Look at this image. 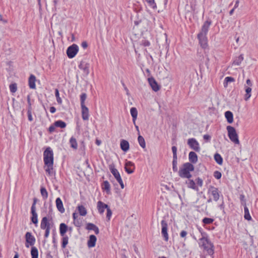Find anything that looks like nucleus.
<instances>
[{"instance_id":"obj_1","label":"nucleus","mask_w":258,"mask_h":258,"mask_svg":"<svg viewBox=\"0 0 258 258\" xmlns=\"http://www.w3.org/2000/svg\"><path fill=\"white\" fill-rule=\"evenodd\" d=\"M211 24V21L207 20L205 22L202 26L201 32L198 35L199 43L201 46L204 48L207 46V38L206 35Z\"/></svg>"},{"instance_id":"obj_2","label":"nucleus","mask_w":258,"mask_h":258,"mask_svg":"<svg viewBox=\"0 0 258 258\" xmlns=\"http://www.w3.org/2000/svg\"><path fill=\"white\" fill-rule=\"evenodd\" d=\"M202 237L200 238L199 244L200 247H202L204 250L210 255H213L214 253V245L210 241L207 237L206 236V234L205 232H202L200 230Z\"/></svg>"},{"instance_id":"obj_3","label":"nucleus","mask_w":258,"mask_h":258,"mask_svg":"<svg viewBox=\"0 0 258 258\" xmlns=\"http://www.w3.org/2000/svg\"><path fill=\"white\" fill-rule=\"evenodd\" d=\"M194 170V166L192 164L190 163H184L182 167L180 169L178 174L182 178H189L191 176L190 172Z\"/></svg>"},{"instance_id":"obj_4","label":"nucleus","mask_w":258,"mask_h":258,"mask_svg":"<svg viewBox=\"0 0 258 258\" xmlns=\"http://www.w3.org/2000/svg\"><path fill=\"white\" fill-rule=\"evenodd\" d=\"M44 162L45 165H51L53 163V154L50 147H48L43 153Z\"/></svg>"},{"instance_id":"obj_5","label":"nucleus","mask_w":258,"mask_h":258,"mask_svg":"<svg viewBox=\"0 0 258 258\" xmlns=\"http://www.w3.org/2000/svg\"><path fill=\"white\" fill-rule=\"evenodd\" d=\"M228 131V137L230 140L235 144H239V141L238 138V135L236 133V130L234 127L231 126H228L227 127Z\"/></svg>"},{"instance_id":"obj_6","label":"nucleus","mask_w":258,"mask_h":258,"mask_svg":"<svg viewBox=\"0 0 258 258\" xmlns=\"http://www.w3.org/2000/svg\"><path fill=\"white\" fill-rule=\"evenodd\" d=\"M109 169L111 172V173L113 175L115 178L119 183L120 187L122 189L124 188V184L121 179V177L120 175V174L118 170L114 168V166L113 165H111L109 166Z\"/></svg>"},{"instance_id":"obj_7","label":"nucleus","mask_w":258,"mask_h":258,"mask_svg":"<svg viewBox=\"0 0 258 258\" xmlns=\"http://www.w3.org/2000/svg\"><path fill=\"white\" fill-rule=\"evenodd\" d=\"M79 48L77 45L73 44L71 46H69L67 50V54L68 56L72 58L75 56L78 52Z\"/></svg>"},{"instance_id":"obj_8","label":"nucleus","mask_w":258,"mask_h":258,"mask_svg":"<svg viewBox=\"0 0 258 258\" xmlns=\"http://www.w3.org/2000/svg\"><path fill=\"white\" fill-rule=\"evenodd\" d=\"M26 243L25 246L26 247H29L30 246H33L35 242V238L32 235V233L27 232L25 234Z\"/></svg>"},{"instance_id":"obj_9","label":"nucleus","mask_w":258,"mask_h":258,"mask_svg":"<svg viewBox=\"0 0 258 258\" xmlns=\"http://www.w3.org/2000/svg\"><path fill=\"white\" fill-rule=\"evenodd\" d=\"M187 144L191 149L196 152L200 151V147L198 141L194 138L189 139L187 141Z\"/></svg>"},{"instance_id":"obj_10","label":"nucleus","mask_w":258,"mask_h":258,"mask_svg":"<svg viewBox=\"0 0 258 258\" xmlns=\"http://www.w3.org/2000/svg\"><path fill=\"white\" fill-rule=\"evenodd\" d=\"M208 193L210 194L213 197V200L217 202L220 198L219 191L217 188L211 186L208 189Z\"/></svg>"},{"instance_id":"obj_11","label":"nucleus","mask_w":258,"mask_h":258,"mask_svg":"<svg viewBox=\"0 0 258 258\" xmlns=\"http://www.w3.org/2000/svg\"><path fill=\"white\" fill-rule=\"evenodd\" d=\"M161 226H162V234L164 238L165 241H168V235L167 233V222L165 220H162L161 221Z\"/></svg>"},{"instance_id":"obj_12","label":"nucleus","mask_w":258,"mask_h":258,"mask_svg":"<svg viewBox=\"0 0 258 258\" xmlns=\"http://www.w3.org/2000/svg\"><path fill=\"white\" fill-rule=\"evenodd\" d=\"M148 81L153 91L157 92L160 90V87L154 78H149Z\"/></svg>"},{"instance_id":"obj_13","label":"nucleus","mask_w":258,"mask_h":258,"mask_svg":"<svg viewBox=\"0 0 258 258\" xmlns=\"http://www.w3.org/2000/svg\"><path fill=\"white\" fill-rule=\"evenodd\" d=\"M135 166L131 161H127L125 163L124 169L128 174H132L134 172Z\"/></svg>"},{"instance_id":"obj_14","label":"nucleus","mask_w":258,"mask_h":258,"mask_svg":"<svg viewBox=\"0 0 258 258\" xmlns=\"http://www.w3.org/2000/svg\"><path fill=\"white\" fill-rule=\"evenodd\" d=\"M40 228L43 230L50 229V223L49 222L46 217H44L42 219Z\"/></svg>"},{"instance_id":"obj_15","label":"nucleus","mask_w":258,"mask_h":258,"mask_svg":"<svg viewBox=\"0 0 258 258\" xmlns=\"http://www.w3.org/2000/svg\"><path fill=\"white\" fill-rule=\"evenodd\" d=\"M56 208L59 212H60L61 213H63L65 211V209L63 207V204L61 200L59 198H57L56 199Z\"/></svg>"},{"instance_id":"obj_16","label":"nucleus","mask_w":258,"mask_h":258,"mask_svg":"<svg viewBox=\"0 0 258 258\" xmlns=\"http://www.w3.org/2000/svg\"><path fill=\"white\" fill-rule=\"evenodd\" d=\"M82 118L84 120H87L89 119V109L85 106H81Z\"/></svg>"},{"instance_id":"obj_17","label":"nucleus","mask_w":258,"mask_h":258,"mask_svg":"<svg viewBox=\"0 0 258 258\" xmlns=\"http://www.w3.org/2000/svg\"><path fill=\"white\" fill-rule=\"evenodd\" d=\"M108 206L101 201H99L97 203V209L100 214H102L104 212L105 209L108 208Z\"/></svg>"},{"instance_id":"obj_18","label":"nucleus","mask_w":258,"mask_h":258,"mask_svg":"<svg viewBox=\"0 0 258 258\" xmlns=\"http://www.w3.org/2000/svg\"><path fill=\"white\" fill-rule=\"evenodd\" d=\"M36 77L33 75H31L29 78V86L30 88L35 89L36 88L35 85Z\"/></svg>"},{"instance_id":"obj_19","label":"nucleus","mask_w":258,"mask_h":258,"mask_svg":"<svg viewBox=\"0 0 258 258\" xmlns=\"http://www.w3.org/2000/svg\"><path fill=\"white\" fill-rule=\"evenodd\" d=\"M79 68L83 71L86 75H88L89 74L88 64L81 62L79 65Z\"/></svg>"},{"instance_id":"obj_20","label":"nucleus","mask_w":258,"mask_h":258,"mask_svg":"<svg viewBox=\"0 0 258 258\" xmlns=\"http://www.w3.org/2000/svg\"><path fill=\"white\" fill-rule=\"evenodd\" d=\"M96 237L94 235H91L89 237V239L88 241V246L89 247H94L96 244Z\"/></svg>"},{"instance_id":"obj_21","label":"nucleus","mask_w":258,"mask_h":258,"mask_svg":"<svg viewBox=\"0 0 258 258\" xmlns=\"http://www.w3.org/2000/svg\"><path fill=\"white\" fill-rule=\"evenodd\" d=\"M120 148L124 152L128 151L130 148L128 142L124 140H121L120 142Z\"/></svg>"},{"instance_id":"obj_22","label":"nucleus","mask_w":258,"mask_h":258,"mask_svg":"<svg viewBox=\"0 0 258 258\" xmlns=\"http://www.w3.org/2000/svg\"><path fill=\"white\" fill-rule=\"evenodd\" d=\"M68 227L64 223H61L59 225V232L61 236L65 235L66 233L68 231Z\"/></svg>"},{"instance_id":"obj_23","label":"nucleus","mask_w":258,"mask_h":258,"mask_svg":"<svg viewBox=\"0 0 258 258\" xmlns=\"http://www.w3.org/2000/svg\"><path fill=\"white\" fill-rule=\"evenodd\" d=\"M189 160L192 163H196L198 161V156L194 152H190L189 153Z\"/></svg>"},{"instance_id":"obj_24","label":"nucleus","mask_w":258,"mask_h":258,"mask_svg":"<svg viewBox=\"0 0 258 258\" xmlns=\"http://www.w3.org/2000/svg\"><path fill=\"white\" fill-rule=\"evenodd\" d=\"M225 116L229 123H232L233 121V115L232 112L227 111L225 112Z\"/></svg>"},{"instance_id":"obj_25","label":"nucleus","mask_w":258,"mask_h":258,"mask_svg":"<svg viewBox=\"0 0 258 258\" xmlns=\"http://www.w3.org/2000/svg\"><path fill=\"white\" fill-rule=\"evenodd\" d=\"M245 94L244 95V100L247 101L251 97V88L250 87L244 86Z\"/></svg>"},{"instance_id":"obj_26","label":"nucleus","mask_w":258,"mask_h":258,"mask_svg":"<svg viewBox=\"0 0 258 258\" xmlns=\"http://www.w3.org/2000/svg\"><path fill=\"white\" fill-rule=\"evenodd\" d=\"M102 189L106 191L107 194H110V185L108 181L106 180L103 182Z\"/></svg>"},{"instance_id":"obj_27","label":"nucleus","mask_w":258,"mask_h":258,"mask_svg":"<svg viewBox=\"0 0 258 258\" xmlns=\"http://www.w3.org/2000/svg\"><path fill=\"white\" fill-rule=\"evenodd\" d=\"M130 112H131V115L133 117V121L134 124H135L136 120L137 119V115H138V111H137L136 108L132 107L131 109Z\"/></svg>"},{"instance_id":"obj_28","label":"nucleus","mask_w":258,"mask_h":258,"mask_svg":"<svg viewBox=\"0 0 258 258\" xmlns=\"http://www.w3.org/2000/svg\"><path fill=\"white\" fill-rule=\"evenodd\" d=\"M79 213L81 216H84L87 214V210L86 208L82 205L78 207Z\"/></svg>"},{"instance_id":"obj_29","label":"nucleus","mask_w":258,"mask_h":258,"mask_svg":"<svg viewBox=\"0 0 258 258\" xmlns=\"http://www.w3.org/2000/svg\"><path fill=\"white\" fill-rule=\"evenodd\" d=\"M54 125L56 127H59L61 128L66 127L67 125L66 123L64 121L60 120L55 121Z\"/></svg>"},{"instance_id":"obj_30","label":"nucleus","mask_w":258,"mask_h":258,"mask_svg":"<svg viewBox=\"0 0 258 258\" xmlns=\"http://www.w3.org/2000/svg\"><path fill=\"white\" fill-rule=\"evenodd\" d=\"M138 140L140 146L143 149H145L146 148V143L144 138L139 135L138 138Z\"/></svg>"},{"instance_id":"obj_31","label":"nucleus","mask_w":258,"mask_h":258,"mask_svg":"<svg viewBox=\"0 0 258 258\" xmlns=\"http://www.w3.org/2000/svg\"><path fill=\"white\" fill-rule=\"evenodd\" d=\"M244 217L245 219H246L247 220H248V221L251 220V216L250 215L248 209L246 207V206H244Z\"/></svg>"},{"instance_id":"obj_32","label":"nucleus","mask_w":258,"mask_h":258,"mask_svg":"<svg viewBox=\"0 0 258 258\" xmlns=\"http://www.w3.org/2000/svg\"><path fill=\"white\" fill-rule=\"evenodd\" d=\"M70 143L71 144V147L74 149H77L78 148V143L77 142L76 139L72 137L70 140Z\"/></svg>"},{"instance_id":"obj_33","label":"nucleus","mask_w":258,"mask_h":258,"mask_svg":"<svg viewBox=\"0 0 258 258\" xmlns=\"http://www.w3.org/2000/svg\"><path fill=\"white\" fill-rule=\"evenodd\" d=\"M214 159L216 162L219 165H222L223 163V159L221 156L218 154L216 153L214 155Z\"/></svg>"},{"instance_id":"obj_34","label":"nucleus","mask_w":258,"mask_h":258,"mask_svg":"<svg viewBox=\"0 0 258 258\" xmlns=\"http://www.w3.org/2000/svg\"><path fill=\"white\" fill-rule=\"evenodd\" d=\"M31 254L32 256V258H38V252L36 247H32L31 250Z\"/></svg>"},{"instance_id":"obj_35","label":"nucleus","mask_w":258,"mask_h":258,"mask_svg":"<svg viewBox=\"0 0 258 258\" xmlns=\"http://www.w3.org/2000/svg\"><path fill=\"white\" fill-rule=\"evenodd\" d=\"M40 192L43 199L46 200L48 198V192L44 187H41Z\"/></svg>"},{"instance_id":"obj_36","label":"nucleus","mask_w":258,"mask_h":258,"mask_svg":"<svg viewBox=\"0 0 258 258\" xmlns=\"http://www.w3.org/2000/svg\"><path fill=\"white\" fill-rule=\"evenodd\" d=\"M188 187L192 189L198 190V188L196 186L195 182L192 180H189L187 183Z\"/></svg>"},{"instance_id":"obj_37","label":"nucleus","mask_w":258,"mask_h":258,"mask_svg":"<svg viewBox=\"0 0 258 258\" xmlns=\"http://www.w3.org/2000/svg\"><path fill=\"white\" fill-rule=\"evenodd\" d=\"M243 59L242 55H240L235 60H234L233 64L236 66H239Z\"/></svg>"},{"instance_id":"obj_38","label":"nucleus","mask_w":258,"mask_h":258,"mask_svg":"<svg viewBox=\"0 0 258 258\" xmlns=\"http://www.w3.org/2000/svg\"><path fill=\"white\" fill-rule=\"evenodd\" d=\"M62 237L61 246L64 248L68 243L69 238L67 235H64Z\"/></svg>"},{"instance_id":"obj_39","label":"nucleus","mask_w":258,"mask_h":258,"mask_svg":"<svg viewBox=\"0 0 258 258\" xmlns=\"http://www.w3.org/2000/svg\"><path fill=\"white\" fill-rule=\"evenodd\" d=\"M46 167L45 169V171L48 173L49 175H51L52 174V169H53V164L51 165H45Z\"/></svg>"},{"instance_id":"obj_40","label":"nucleus","mask_w":258,"mask_h":258,"mask_svg":"<svg viewBox=\"0 0 258 258\" xmlns=\"http://www.w3.org/2000/svg\"><path fill=\"white\" fill-rule=\"evenodd\" d=\"M55 95L56 98L57 102L59 104H61L62 103V100L59 96V91L57 89H55Z\"/></svg>"},{"instance_id":"obj_41","label":"nucleus","mask_w":258,"mask_h":258,"mask_svg":"<svg viewBox=\"0 0 258 258\" xmlns=\"http://www.w3.org/2000/svg\"><path fill=\"white\" fill-rule=\"evenodd\" d=\"M81 99V106H84L85 105V101L87 98V95L86 93H82L80 97Z\"/></svg>"},{"instance_id":"obj_42","label":"nucleus","mask_w":258,"mask_h":258,"mask_svg":"<svg viewBox=\"0 0 258 258\" xmlns=\"http://www.w3.org/2000/svg\"><path fill=\"white\" fill-rule=\"evenodd\" d=\"M177 158H173V159L172 169H173V171H174V172L177 171V169H178L177 167Z\"/></svg>"},{"instance_id":"obj_43","label":"nucleus","mask_w":258,"mask_h":258,"mask_svg":"<svg viewBox=\"0 0 258 258\" xmlns=\"http://www.w3.org/2000/svg\"><path fill=\"white\" fill-rule=\"evenodd\" d=\"M234 81V79L232 77H227L225 79L224 86L226 87L229 82H232Z\"/></svg>"},{"instance_id":"obj_44","label":"nucleus","mask_w":258,"mask_h":258,"mask_svg":"<svg viewBox=\"0 0 258 258\" xmlns=\"http://www.w3.org/2000/svg\"><path fill=\"white\" fill-rule=\"evenodd\" d=\"M32 217H31V221L32 222L35 224H37L38 223V219H37V214L36 213H33L32 214Z\"/></svg>"},{"instance_id":"obj_45","label":"nucleus","mask_w":258,"mask_h":258,"mask_svg":"<svg viewBox=\"0 0 258 258\" xmlns=\"http://www.w3.org/2000/svg\"><path fill=\"white\" fill-rule=\"evenodd\" d=\"M10 90L12 93H15L17 90V84H12L10 85Z\"/></svg>"},{"instance_id":"obj_46","label":"nucleus","mask_w":258,"mask_h":258,"mask_svg":"<svg viewBox=\"0 0 258 258\" xmlns=\"http://www.w3.org/2000/svg\"><path fill=\"white\" fill-rule=\"evenodd\" d=\"M214 221V219L210 218H205L203 219V222L205 224H209Z\"/></svg>"},{"instance_id":"obj_47","label":"nucleus","mask_w":258,"mask_h":258,"mask_svg":"<svg viewBox=\"0 0 258 258\" xmlns=\"http://www.w3.org/2000/svg\"><path fill=\"white\" fill-rule=\"evenodd\" d=\"M96 225L93 223H89L87 224L86 229L89 230H94L96 227Z\"/></svg>"},{"instance_id":"obj_48","label":"nucleus","mask_w":258,"mask_h":258,"mask_svg":"<svg viewBox=\"0 0 258 258\" xmlns=\"http://www.w3.org/2000/svg\"><path fill=\"white\" fill-rule=\"evenodd\" d=\"M31 107H28L27 114H28V120L30 121H32L33 120V118L31 114Z\"/></svg>"},{"instance_id":"obj_49","label":"nucleus","mask_w":258,"mask_h":258,"mask_svg":"<svg viewBox=\"0 0 258 258\" xmlns=\"http://www.w3.org/2000/svg\"><path fill=\"white\" fill-rule=\"evenodd\" d=\"M106 209H107L106 218H107L108 220H110L111 216L112 215V211L109 207H108V208Z\"/></svg>"},{"instance_id":"obj_50","label":"nucleus","mask_w":258,"mask_h":258,"mask_svg":"<svg viewBox=\"0 0 258 258\" xmlns=\"http://www.w3.org/2000/svg\"><path fill=\"white\" fill-rule=\"evenodd\" d=\"M149 5L153 8H156V4L154 2V0H146Z\"/></svg>"},{"instance_id":"obj_51","label":"nucleus","mask_w":258,"mask_h":258,"mask_svg":"<svg viewBox=\"0 0 258 258\" xmlns=\"http://www.w3.org/2000/svg\"><path fill=\"white\" fill-rule=\"evenodd\" d=\"M172 151L173 152V158H177V148L175 146H173L172 147Z\"/></svg>"},{"instance_id":"obj_52","label":"nucleus","mask_w":258,"mask_h":258,"mask_svg":"<svg viewBox=\"0 0 258 258\" xmlns=\"http://www.w3.org/2000/svg\"><path fill=\"white\" fill-rule=\"evenodd\" d=\"M221 173L219 171H216L214 173V177L218 179H220L221 177Z\"/></svg>"},{"instance_id":"obj_53","label":"nucleus","mask_w":258,"mask_h":258,"mask_svg":"<svg viewBox=\"0 0 258 258\" xmlns=\"http://www.w3.org/2000/svg\"><path fill=\"white\" fill-rule=\"evenodd\" d=\"M141 43L142 45H144L145 46H148L150 44L149 41H148V40H143L141 42Z\"/></svg>"},{"instance_id":"obj_54","label":"nucleus","mask_w":258,"mask_h":258,"mask_svg":"<svg viewBox=\"0 0 258 258\" xmlns=\"http://www.w3.org/2000/svg\"><path fill=\"white\" fill-rule=\"evenodd\" d=\"M74 224L77 227H80L81 226V223L79 222L78 219L74 221Z\"/></svg>"},{"instance_id":"obj_55","label":"nucleus","mask_w":258,"mask_h":258,"mask_svg":"<svg viewBox=\"0 0 258 258\" xmlns=\"http://www.w3.org/2000/svg\"><path fill=\"white\" fill-rule=\"evenodd\" d=\"M197 183L199 186H202L203 185L202 179L200 178H198L197 179Z\"/></svg>"},{"instance_id":"obj_56","label":"nucleus","mask_w":258,"mask_h":258,"mask_svg":"<svg viewBox=\"0 0 258 258\" xmlns=\"http://www.w3.org/2000/svg\"><path fill=\"white\" fill-rule=\"evenodd\" d=\"M186 235H187V232L184 230L181 231L180 233V237H181L182 238L185 237L186 236Z\"/></svg>"},{"instance_id":"obj_57","label":"nucleus","mask_w":258,"mask_h":258,"mask_svg":"<svg viewBox=\"0 0 258 258\" xmlns=\"http://www.w3.org/2000/svg\"><path fill=\"white\" fill-rule=\"evenodd\" d=\"M31 214L36 213L35 205H32L31 208Z\"/></svg>"},{"instance_id":"obj_58","label":"nucleus","mask_w":258,"mask_h":258,"mask_svg":"<svg viewBox=\"0 0 258 258\" xmlns=\"http://www.w3.org/2000/svg\"><path fill=\"white\" fill-rule=\"evenodd\" d=\"M203 138L205 140L208 141L211 139V136L209 135H204Z\"/></svg>"},{"instance_id":"obj_59","label":"nucleus","mask_w":258,"mask_h":258,"mask_svg":"<svg viewBox=\"0 0 258 258\" xmlns=\"http://www.w3.org/2000/svg\"><path fill=\"white\" fill-rule=\"evenodd\" d=\"M81 46L83 48L86 49L88 47V44L87 42L83 41L81 44Z\"/></svg>"},{"instance_id":"obj_60","label":"nucleus","mask_w":258,"mask_h":258,"mask_svg":"<svg viewBox=\"0 0 258 258\" xmlns=\"http://www.w3.org/2000/svg\"><path fill=\"white\" fill-rule=\"evenodd\" d=\"M50 229L45 230L44 237L45 238H47L49 235Z\"/></svg>"},{"instance_id":"obj_61","label":"nucleus","mask_w":258,"mask_h":258,"mask_svg":"<svg viewBox=\"0 0 258 258\" xmlns=\"http://www.w3.org/2000/svg\"><path fill=\"white\" fill-rule=\"evenodd\" d=\"M55 127H56L55 126H54V125H51L50 126H49V131L50 132H53L55 130Z\"/></svg>"},{"instance_id":"obj_62","label":"nucleus","mask_w":258,"mask_h":258,"mask_svg":"<svg viewBox=\"0 0 258 258\" xmlns=\"http://www.w3.org/2000/svg\"><path fill=\"white\" fill-rule=\"evenodd\" d=\"M56 111V109L54 107L52 106L50 108V112L52 113H54Z\"/></svg>"},{"instance_id":"obj_63","label":"nucleus","mask_w":258,"mask_h":258,"mask_svg":"<svg viewBox=\"0 0 258 258\" xmlns=\"http://www.w3.org/2000/svg\"><path fill=\"white\" fill-rule=\"evenodd\" d=\"M246 84L248 86H249L248 87H250L252 85V83H251V81L250 80V79H247L246 80Z\"/></svg>"},{"instance_id":"obj_64","label":"nucleus","mask_w":258,"mask_h":258,"mask_svg":"<svg viewBox=\"0 0 258 258\" xmlns=\"http://www.w3.org/2000/svg\"><path fill=\"white\" fill-rule=\"evenodd\" d=\"M93 231H94L96 234H98L99 233V230L97 226H96L95 229H94Z\"/></svg>"}]
</instances>
